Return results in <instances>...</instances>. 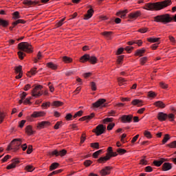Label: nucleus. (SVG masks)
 Listing matches in <instances>:
<instances>
[{
  "instance_id": "f257e3e1",
  "label": "nucleus",
  "mask_w": 176,
  "mask_h": 176,
  "mask_svg": "<svg viewBox=\"0 0 176 176\" xmlns=\"http://www.w3.org/2000/svg\"><path fill=\"white\" fill-rule=\"evenodd\" d=\"M171 5V0H165L161 3H148L145 5L146 10H162L164 8Z\"/></svg>"
},
{
  "instance_id": "f03ea898",
  "label": "nucleus",
  "mask_w": 176,
  "mask_h": 176,
  "mask_svg": "<svg viewBox=\"0 0 176 176\" xmlns=\"http://www.w3.org/2000/svg\"><path fill=\"white\" fill-rule=\"evenodd\" d=\"M176 21V14L173 17L170 16V14H165L162 15H157L154 17V21L156 23H164V24H167V23H171V21Z\"/></svg>"
},
{
  "instance_id": "7ed1b4c3",
  "label": "nucleus",
  "mask_w": 176,
  "mask_h": 176,
  "mask_svg": "<svg viewBox=\"0 0 176 176\" xmlns=\"http://www.w3.org/2000/svg\"><path fill=\"white\" fill-rule=\"evenodd\" d=\"M23 144V139L21 138H15L13 139L10 144L7 147V151H13L14 152H17L20 149Z\"/></svg>"
},
{
  "instance_id": "20e7f679",
  "label": "nucleus",
  "mask_w": 176,
  "mask_h": 176,
  "mask_svg": "<svg viewBox=\"0 0 176 176\" xmlns=\"http://www.w3.org/2000/svg\"><path fill=\"white\" fill-rule=\"evenodd\" d=\"M19 50H21L22 52H25V53H34V47L31 45V43L28 42H21L18 44Z\"/></svg>"
},
{
  "instance_id": "39448f33",
  "label": "nucleus",
  "mask_w": 176,
  "mask_h": 176,
  "mask_svg": "<svg viewBox=\"0 0 176 176\" xmlns=\"http://www.w3.org/2000/svg\"><path fill=\"white\" fill-rule=\"evenodd\" d=\"M44 116H46V112L43 111H34L30 116H28L26 118L28 122H32V119H36L38 118H44Z\"/></svg>"
},
{
  "instance_id": "423d86ee",
  "label": "nucleus",
  "mask_w": 176,
  "mask_h": 176,
  "mask_svg": "<svg viewBox=\"0 0 176 176\" xmlns=\"http://www.w3.org/2000/svg\"><path fill=\"white\" fill-rule=\"evenodd\" d=\"M110 159H111V146L108 147L107 153L106 154V156L100 157L99 159H98L97 163H99L100 164H104V163H107L108 160H110Z\"/></svg>"
},
{
  "instance_id": "0eeeda50",
  "label": "nucleus",
  "mask_w": 176,
  "mask_h": 176,
  "mask_svg": "<svg viewBox=\"0 0 176 176\" xmlns=\"http://www.w3.org/2000/svg\"><path fill=\"white\" fill-rule=\"evenodd\" d=\"M42 89H43V87L42 85H37L36 86L32 91V97H41L42 96Z\"/></svg>"
},
{
  "instance_id": "6e6552de",
  "label": "nucleus",
  "mask_w": 176,
  "mask_h": 176,
  "mask_svg": "<svg viewBox=\"0 0 176 176\" xmlns=\"http://www.w3.org/2000/svg\"><path fill=\"white\" fill-rule=\"evenodd\" d=\"M105 130H107V126H104V124H99L93 130V133H95L96 135H101V134H104Z\"/></svg>"
},
{
  "instance_id": "1a4fd4ad",
  "label": "nucleus",
  "mask_w": 176,
  "mask_h": 176,
  "mask_svg": "<svg viewBox=\"0 0 176 176\" xmlns=\"http://www.w3.org/2000/svg\"><path fill=\"white\" fill-rule=\"evenodd\" d=\"M20 163V160L19 159L16 158L14 160H12V163L6 166L7 170H12L13 168H16L17 167V164Z\"/></svg>"
},
{
  "instance_id": "9d476101",
  "label": "nucleus",
  "mask_w": 176,
  "mask_h": 176,
  "mask_svg": "<svg viewBox=\"0 0 176 176\" xmlns=\"http://www.w3.org/2000/svg\"><path fill=\"white\" fill-rule=\"evenodd\" d=\"M51 125H52V123L49 121H42L37 124L36 129L38 130H41L42 129H45V127H47Z\"/></svg>"
},
{
  "instance_id": "9b49d317",
  "label": "nucleus",
  "mask_w": 176,
  "mask_h": 176,
  "mask_svg": "<svg viewBox=\"0 0 176 176\" xmlns=\"http://www.w3.org/2000/svg\"><path fill=\"white\" fill-rule=\"evenodd\" d=\"M15 74H18L17 76H16V79H21L23 78V66L19 65L18 67H15Z\"/></svg>"
},
{
  "instance_id": "f8f14e48",
  "label": "nucleus",
  "mask_w": 176,
  "mask_h": 176,
  "mask_svg": "<svg viewBox=\"0 0 176 176\" xmlns=\"http://www.w3.org/2000/svg\"><path fill=\"white\" fill-rule=\"evenodd\" d=\"M89 8H90V9L88 10L87 14L84 15V20H89V19H91V17H93V14H94V10L91 8V6H89Z\"/></svg>"
},
{
  "instance_id": "ddd939ff",
  "label": "nucleus",
  "mask_w": 176,
  "mask_h": 176,
  "mask_svg": "<svg viewBox=\"0 0 176 176\" xmlns=\"http://www.w3.org/2000/svg\"><path fill=\"white\" fill-rule=\"evenodd\" d=\"M133 120V116L132 115H124L121 117V122L122 123H131Z\"/></svg>"
},
{
  "instance_id": "4468645a",
  "label": "nucleus",
  "mask_w": 176,
  "mask_h": 176,
  "mask_svg": "<svg viewBox=\"0 0 176 176\" xmlns=\"http://www.w3.org/2000/svg\"><path fill=\"white\" fill-rule=\"evenodd\" d=\"M104 102H107V100L104 98H100L96 102L93 103L92 105L94 108H99V107L104 105Z\"/></svg>"
},
{
  "instance_id": "2eb2a0df",
  "label": "nucleus",
  "mask_w": 176,
  "mask_h": 176,
  "mask_svg": "<svg viewBox=\"0 0 176 176\" xmlns=\"http://www.w3.org/2000/svg\"><path fill=\"white\" fill-rule=\"evenodd\" d=\"M39 3L38 1H31V0H24L23 1V4L25 5V6H35V5H38Z\"/></svg>"
},
{
  "instance_id": "dca6fc26",
  "label": "nucleus",
  "mask_w": 176,
  "mask_h": 176,
  "mask_svg": "<svg viewBox=\"0 0 176 176\" xmlns=\"http://www.w3.org/2000/svg\"><path fill=\"white\" fill-rule=\"evenodd\" d=\"M100 174L102 176L108 175L111 174V166H106L100 171Z\"/></svg>"
},
{
  "instance_id": "f3484780",
  "label": "nucleus",
  "mask_w": 176,
  "mask_h": 176,
  "mask_svg": "<svg viewBox=\"0 0 176 176\" xmlns=\"http://www.w3.org/2000/svg\"><path fill=\"white\" fill-rule=\"evenodd\" d=\"M25 133H26L27 135H33L35 134V131L32 130V126L28 125L25 129Z\"/></svg>"
},
{
  "instance_id": "a211bd4d",
  "label": "nucleus",
  "mask_w": 176,
  "mask_h": 176,
  "mask_svg": "<svg viewBox=\"0 0 176 176\" xmlns=\"http://www.w3.org/2000/svg\"><path fill=\"white\" fill-rule=\"evenodd\" d=\"M157 118L160 122H164L167 119V113L160 112L158 113Z\"/></svg>"
},
{
  "instance_id": "6ab92c4d",
  "label": "nucleus",
  "mask_w": 176,
  "mask_h": 176,
  "mask_svg": "<svg viewBox=\"0 0 176 176\" xmlns=\"http://www.w3.org/2000/svg\"><path fill=\"white\" fill-rule=\"evenodd\" d=\"M88 61L89 63H90V64H92V65H94L98 63V59L97 58V57H96V56L89 55Z\"/></svg>"
},
{
  "instance_id": "aec40b11",
  "label": "nucleus",
  "mask_w": 176,
  "mask_h": 176,
  "mask_svg": "<svg viewBox=\"0 0 176 176\" xmlns=\"http://www.w3.org/2000/svg\"><path fill=\"white\" fill-rule=\"evenodd\" d=\"M171 168H173V166L169 162H165L162 165L163 171H168V170H171Z\"/></svg>"
},
{
  "instance_id": "412c9836",
  "label": "nucleus",
  "mask_w": 176,
  "mask_h": 176,
  "mask_svg": "<svg viewBox=\"0 0 176 176\" xmlns=\"http://www.w3.org/2000/svg\"><path fill=\"white\" fill-rule=\"evenodd\" d=\"M140 16H141V12L140 11L131 12L129 14V19H137L138 17H140Z\"/></svg>"
},
{
  "instance_id": "4be33fe9",
  "label": "nucleus",
  "mask_w": 176,
  "mask_h": 176,
  "mask_svg": "<svg viewBox=\"0 0 176 176\" xmlns=\"http://www.w3.org/2000/svg\"><path fill=\"white\" fill-rule=\"evenodd\" d=\"M90 54H85L80 58V63H87Z\"/></svg>"
},
{
  "instance_id": "5701e85b",
  "label": "nucleus",
  "mask_w": 176,
  "mask_h": 176,
  "mask_svg": "<svg viewBox=\"0 0 176 176\" xmlns=\"http://www.w3.org/2000/svg\"><path fill=\"white\" fill-rule=\"evenodd\" d=\"M0 25L3 28H6L9 25V21L2 19L0 18Z\"/></svg>"
},
{
  "instance_id": "b1692460",
  "label": "nucleus",
  "mask_w": 176,
  "mask_h": 176,
  "mask_svg": "<svg viewBox=\"0 0 176 176\" xmlns=\"http://www.w3.org/2000/svg\"><path fill=\"white\" fill-rule=\"evenodd\" d=\"M166 162V159L164 158H161L159 161L155 160L153 162V164H155L157 167H160L161 164H163Z\"/></svg>"
},
{
  "instance_id": "393cba45",
  "label": "nucleus",
  "mask_w": 176,
  "mask_h": 176,
  "mask_svg": "<svg viewBox=\"0 0 176 176\" xmlns=\"http://www.w3.org/2000/svg\"><path fill=\"white\" fill-rule=\"evenodd\" d=\"M132 105H136L137 107H142V100L135 99L131 102Z\"/></svg>"
},
{
  "instance_id": "a878e982",
  "label": "nucleus",
  "mask_w": 176,
  "mask_h": 176,
  "mask_svg": "<svg viewBox=\"0 0 176 176\" xmlns=\"http://www.w3.org/2000/svg\"><path fill=\"white\" fill-rule=\"evenodd\" d=\"M63 105H64V102H63L60 100H56V101H54L52 103V107H56V108L58 107H63Z\"/></svg>"
},
{
  "instance_id": "bb28decb",
  "label": "nucleus",
  "mask_w": 176,
  "mask_h": 176,
  "mask_svg": "<svg viewBox=\"0 0 176 176\" xmlns=\"http://www.w3.org/2000/svg\"><path fill=\"white\" fill-rule=\"evenodd\" d=\"M63 61L65 64H69L70 63H72L73 59L71 57H68L67 56H65L63 57Z\"/></svg>"
},
{
  "instance_id": "cd10ccee",
  "label": "nucleus",
  "mask_w": 176,
  "mask_h": 176,
  "mask_svg": "<svg viewBox=\"0 0 176 176\" xmlns=\"http://www.w3.org/2000/svg\"><path fill=\"white\" fill-rule=\"evenodd\" d=\"M47 67L48 68H50L51 69H54V70H56V69H57V68H58L57 65L53 63V62L47 63Z\"/></svg>"
},
{
  "instance_id": "c85d7f7f",
  "label": "nucleus",
  "mask_w": 176,
  "mask_h": 176,
  "mask_svg": "<svg viewBox=\"0 0 176 176\" xmlns=\"http://www.w3.org/2000/svg\"><path fill=\"white\" fill-rule=\"evenodd\" d=\"M126 14H127V10L120 11L117 13V16L121 17V19H124V17H126Z\"/></svg>"
},
{
  "instance_id": "c756f323",
  "label": "nucleus",
  "mask_w": 176,
  "mask_h": 176,
  "mask_svg": "<svg viewBox=\"0 0 176 176\" xmlns=\"http://www.w3.org/2000/svg\"><path fill=\"white\" fill-rule=\"evenodd\" d=\"M154 105H155V107H158L159 108H166V104L160 100L155 102Z\"/></svg>"
},
{
  "instance_id": "7c9ffc66",
  "label": "nucleus",
  "mask_w": 176,
  "mask_h": 176,
  "mask_svg": "<svg viewBox=\"0 0 176 176\" xmlns=\"http://www.w3.org/2000/svg\"><path fill=\"white\" fill-rule=\"evenodd\" d=\"M105 39H111V32H103L100 33Z\"/></svg>"
},
{
  "instance_id": "2f4dec72",
  "label": "nucleus",
  "mask_w": 176,
  "mask_h": 176,
  "mask_svg": "<svg viewBox=\"0 0 176 176\" xmlns=\"http://www.w3.org/2000/svg\"><path fill=\"white\" fill-rule=\"evenodd\" d=\"M36 67H33L30 69V71L27 73V76H29V78H31V75H35L36 74Z\"/></svg>"
},
{
  "instance_id": "473e14b6",
  "label": "nucleus",
  "mask_w": 176,
  "mask_h": 176,
  "mask_svg": "<svg viewBox=\"0 0 176 176\" xmlns=\"http://www.w3.org/2000/svg\"><path fill=\"white\" fill-rule=\"evenodd\" d=\"M18 24H25V21L23 19H18L12 23L14 27H16V25H17Z\"/></svg>"
},
{
  "instance_id": "72a5a7b5",
  "label": "nucleus",
  "mask_w": 176,
  "mask_h": 176,
  "mask_svg": "<svg viewBox=\"0 0 176 176\" xmlns=\"http://www.w3.org/2000/svg\"><path fill=\"white\" fill-rule=\"evenodd\" d=\"M58 166H60V164H58L57 162L52 163L51 164V166H50V171H53V170H56V168H57L58 167Z\"/></svg>"
},
{
  "instance_id": "f704fd0d",
  "label": "nucleus",
  "mask_w": 176,
  "mask_h": 176,
  "mask_svg": "<svg viewBox=\"0 0 176 176\" xmlns=\"http://www.w3.org/2000/svg\"><path fill=\"white\" fill-rule=\"evenodd\" d=\"M118 83L120 86H123L127 83V80H126L123 78H118Z\"/></svg>"
},
{
  "instance_id": "c9c22d12",
  "label": "nucleus",
  "mask_w": 176,
  "mask_h": 176,
  "mask_svg": "<svg viewBox=\"0 0 176 176\" xmlns=\"http://www.w3.org/2000/svg\"><path fill=\"white\" fill-rule=\"evenodd\" d=\"M17 54H18L19 60H24V57H25V56H27L25 54V53H24L21 50L18 52Z\"/></svg>"
},
{
  "instance_id": "e433bc0d",
  "label": "nucleus",
  "mask_w": 176,
  "mask_h": 176,
  "mask_svg": "<svg viewBox=\"0 0 176 176\" xmlns=\"http://www.w3.org/2000/svg\"><path fill=\"white\" fill-rule=\"evenodd\" d=\"M145 53V49L142 48L141 50H136L135 56H142V54Z\"/></svg>"
},
{
  "instance_id": "4c0bfd02",
  "label": "nucleus",
  "mask_w": 176,
  "mask_h": 176,
  "mask_svg": "<svg viewBox=\"0 0 176 176\" xmlns=\"http://www.w3.org/2000/svg\"><path fill=\"white\" fill-rule=\"evenodd\" d=\"M63 126V121H58L54 126V130H58Z\"/></svg>"
},
{
  "instance_id": "58836bf2",
  "label": "nucleus",
  "mask_w": 176,
  "mask_h": 176,
  "mask_svg": "<svg viewBox=\"0 0 176 176\" xmlns=\"http://www.w3.org/2000/svg\"><path fill=\"white\" fill-rule=\"evenodd\" d=\"M90 146L94 149H100V143L98 142L91 143Z\"/></svg>"
},
{
  "instance_id": "ea45409f",
  "label": "nucleus",
  "mask_w": 176,
  "mask_h": 176,
  "mask_svg": "<svg viewBox=\"0 0 176 176\" xmlns=\"http://www.w3.org/2000/svg\"><path fill=\"white\" fill-rule=\"evenodd\" d=\"M101 153H102V150H99L94 153L92 156L94 157V159H97V157H98Z\"/></svg>"
},
{
  "instance_id": "a19ab883",
  "label": "nucleus",
  "mask_w": 176,
  "mask_h": 176,
  "mask_svg": "<svg viewBox=\"0 0 176 176\" xmlns=\"http://www.w3.org/2000/svg\"><path fill=\"white\" fill-rule=\"evenodd\" d=\"M60 173H63V169H59V170H54L53 172L50 173L47 176L56 175L57 174H60Z\"/></svg>"
},
{
  "instance_id": "79ce46f5",
  "label": "nucleus",
  "mask_w": 176,
  "mask_h": 176,
  "mask_svg": "<svg viewBox=\"0 0 176 176\" xmlns=\"http://www.w3.org/2000/svg\"><path fill=\"white\" fill-rule=\"evenodd\" d=\"M147 41L152 43H155L156 42H159V41H160V38H147Z\"/></svg>"
},
{
  "instance_id": "37998d69",
  "label": "nucleus",
  "mask_w": 176,
  "mask_h": 176,
  "mask_svg": "<svg viewBox=\"0 0 176 176\" xmlns=\"http://www.w3.org/2000/svg\"><path fill=\"white\" fill-rule=\"evenodd\" d=\"M42 58V52H38L37 54V56L36 58H34V63H38V61H39V60H41Z\"/></svg>"
},
{
  "instance_id": "c03bdc74",
  "label": "nucleus",
  "mask_w": 176,
  "mask_h": 176,
  "mask_svg": "<svg viewBox=\"0 0 176 176\" xmlns=\"http://www.w3.org/2000/svg\"><path fill=\"white\" fill-rule=\"evenodd\" d=\"M25 170L26 171H28L29 173H32V171L34 170V166L31 165H28L25 167Z\"/></svg>"
},
{
  "instance_id": "a18cd8bd",
  "label": "nucleus",
  "mask_w": 176,
  "mask_h": 176,
  "mask_svg": "<svg viewBox=\"0 0 176 176\" xmlns=\"http://www.w3.org/2000/svg\"><path fill=\"white\" fill-rule=\"evenodd\" d=\"M170 140V135L168 134H165L164 139L162 140V144H164Z\"/></svg>"
},
{
  "instance_id": "49530a36",
  "label": "nucleus",
  "mask_w": 176,
  "mask_h": 176,
  "mask_svg": "<svg viewBox=\"0 0 176 176\" xmlns=\"http://www.w3.org/2000/svg\"><path fill=\"white\" fill-rule=\"evenodd\" d=\"M117 152L120 155H124V153H127V151H126L124 148H118Z\"/></svg>"
},
{
  "instance_id": "de8ad7c7",
  "label": "nucleus",
  "mask_w": 176,
  "mask_h": 176,
  "mask_svg": "<svg viewBox=\"0 0 176 176\" xmlns=\"http://www.w3.org/2000/svg\"><path fill=\"white\" fill-rule=\"evenodd\" d=\"M50 107V102H46L42 104L41 107L44 109H47Z\"/></svg>"
},
{
  "instance_id": "09e8293b",
  "label": "nucleus",
  "mask_w": 176,
  "mask_h": 176,
  "mask_svg": "<svg viewBox=\"0 0 176 176\" xmlns=\"http://www.w3.org/2000/svg\"><path fill=\"white\" fill-rule=\"evenodd\" d=\"M65 21V17L63 18L60 19L57 23H56V27L58 28L59 27H61L63 24H64V21Z\"/></svg>"
},
{
  "instance_id": "8fccbe9b",
  "label": "nucleus",
  "mask_w": 176,
  "mask_h": 176,
  "mask_svg": "<svg viewBox=\"0 0 176 176\" xmlns=\"http://www.w3.org/2000/svg\"><path fill=\"white\" fill-rule=\"evenodd\" d=\"M91 164H93V161L91 160H85L84 162V166L85 167H89V166H91Z\"/></svg>"
},
{
  "instance_id": "3c124183",
  "label": "nucleus",
  "mask_w": 176,
  "mask_h": 176,
  "mask_svg": "<svg viewBox=\"0 0 176 176\" xmlns=\"http://www.w3.org/2000/svg\"><path fill=\"white\" fill-rule=\"evenodd\" d=\"M5 119V113L0 110V124L3 122Z\"/></svg>"
},
{
  "instance_id": "603ef678",
  "label": "nucleus",
  "mask_w": 176,
  "mask_h": 176,
  "mask_svg": "<svg viewBox=\"0 0 176 176\" xmlns=\"http://www.w3.org/2000/svg\"><path fill=\"white\" fill-rule=\"evenodd\" d=\"M91 89L92 91H96L97 90V85L94 82H91Z\"/></svg>"
},
{
  "instance_id": "864d4df0",
  "label": "nucleus",
  "mask_w": 176,
  "mask_h": 176,
  "mask_svg": "<svg viewBox=\"0 0 176 176\" xmlns=\"http://www.w3.org/2000/svg\"><path fill=\"white\" fill-rule=\"evenodd\" d=\"M12 16H14L13 19H14V20L20 19V12H19V11H16L12 14Z\"/></svg>"
},
{
  "instance_id": "5fc2aeb1",
  "label": "nucleus",
  "mask_w": 176,
  "mask_h": 176,
  "mask_svg": "<svg viewBox=\"0 0 176 176\" xmlns=\"http://www.w3.org/2000/svg\"><path fill=\"white\" fill-rule=\"evenodd\" d=\"M49 155L52 157V156H59V151L57 150H54V151H52V153H50Z\"/></svg>"
},
{
  "instance_id": "6e6d98bb",
  "label": "nucleus",
  "mask_w": 176,
  "mask_h": 176,
  "mask_svg": "<svg viewBox=\"0 0 176 176\" xmlns=\"http://www.w3.org/2000/svg\"><path fill=\"white\" fill-rule=\"evenodd\" d=\"M96 116V114L94 113H91L89 116H85V118L87 120H91L93 118Z\"/></svg>"
},
{
  "instance_id": "4d7b16f0",
  "label": "nucleus",
  "mask_w": 176,
  "mask_h": 176,
  "mask_svg": "<svg viewBox=\"0 0 176 176\" xmlns=\"http://www.w3.org/2000/svg\"><path fill=\"white\" fill-rule=\"evenodd\" d=\"M65 155H67V150L63 149L59 151V156H60V157L65 156Z\"/></svg>"
},
{
  "instance_id": "13d9d810",
  "label": "nucleus",
  "mask_w": 176,
  "mask_h": 176,
  "mask_svg": "<svg viewBox=\"0 0 176 176\" xmlns=\"http://www.w3.org/2000/svg\"><path fill=\"white\" fill-rule=\"evenodd\" d=\"M25 120H23L19 122L18 127H20V129H23L24 127V125L25 124Z\"/></svg>"
},
{
  "instance_id": "bf43d9fd",
  "label": "nucleus",
  "mask_w": 176,
  "mask_h": 176,
  "mask_svg": "<svg viewBox=\"0 0 176 176\" xmlns=\"http://www.w3.org/2000/svg\"><path fill=\"white\" fill-rule=\"evenodd\" d=\"M108 123H111V118H107L102 120L103 124H108Z\"/></svg>"
},
{
  "instance_id": "052dcab7",
  "label": "nucleus",
  "mask_w": 176,
  "mask_h": 176,
  "mask_svg": "<svg viewBox=\"0 0 176 176\" xmlns=\"http://www.w3.org/2000/svg\"><path fill=\"white\" fill-rule=\"evenodd\" d=\"M32 145H29L27 149V154L31 155V153H32Z\"/></svg>"
},
{
  "instance_id": "680f3d73",
  "label": "nucleus",
  "mask_w": 176,
  "mask_h": 176,
  "mask_svg": "<svg viewBox=\"0 0 176 176\" xmlns=\"http://www.w3.org/2000/svg\"><path fill=\"white\" fill-rule=\"evenodd\" d=\"M86 141V133H82L80 138V144H83Z\"/></svg>"
},
{
  "instance_id": "e2e57ef3",
  "label": "nucleus",
  "mask_w": 176,
  "mask_h": 176,
  "mask_svg": "<svg viewBox=\"0 0 176 176\" xmlns=\"http://www.w3.org/2000/svg\"><path fill=\"white\" fill-rule=\"evenodd\" d=\"M148 60V58L146 57H143V58H141L140 59V64L142 65H144V64H145V63H146V60Z\"/></svg>"
},
{
  "instance_id": "0e129e2a",
  "label": "nucleus",
  "mask_w": 176,
  "mask_h": 176,
  "mask_svg": "<svg viewBox=\"0 0 176 176\" xmlns=\"http://www.w3.org/2000/svg\"><path fill=\"white\" fill-rule=\"evenodd\" d=\"M12 157V156L7 155H6L2 160L1 162L2 163H5L7 160H9V159H10Z\"/></svg>"
},
{
  "instance_id": "69168bd1",
  "label": "nucleus",
  "mask_w": 176,
  "mask_h": 176,
  "mask_svg": "<svg viewBox=\"0 0 176 176\" xmlns=\"http://www.w3.org/2000/svg\"><path fill=\"white\" fill-rule=\"evenodd\" d=\"M65 120H67V121L72 120V114L67 113L65 117Z\"/></svg>"
},
{
  "instance_id": "338daca9",
  "label": "nucleus",
  "mask_w": 176,
  "mask_h": 176,
  "mask_svg": "<svg viewBox=\"0 0 176 176\" xmlns=\"http://www.w3.org/2000/svg\"><path fill=\"white\" fill-rule=\"evenodd\" d=\"M144 135H145V137H146V138H152V135H151V132L148 131H145Z\"/></svg>"
},
{
  "instance_id": "774afa93",
  "label": "nucleus",
  "mask_w": 176,
  "mask_h": 176,
  "mask_svg": "<svg viewBox=\"0 0 176 176\" xmlns=\"http://www.w3.org/2000/svg\"><path fill=\"white\" fill-rule=\"evenodd\" d=\"M168 146L169 148H176V141H173L171 143L168 144Z\"/></svg>"
}]
</instances>
